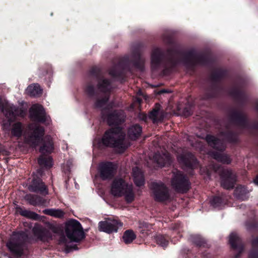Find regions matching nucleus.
<instances>
[{
	"mask_svg": "<svg viewBox=\"0 0 258 258\" xmlns=\"http://www.w3.org/2000/svg\"><path fill=\"white\" fill-rule=\"evenodd\" d=\"M253 181L256 185H258V176H256Z\"/></svg>",
	"mask_w": 258,
	"mask_h": 258,
	"instance_id": "52",
	"label": "nucleus"
},
{
	"mask_svg": "<svg viewBox=\"0 0 258 258\" xmlns=\"http://www.w3.org/2000/svg\"><path fill=\"white\" fill-rule=\"evenodd\" d=\"M167 92H168L167 91L165 90H162L160 91V93H167Z\"/></svg>",
	"mask_w": 258,
	"mask_h": 258,
	"instance_id": "56",
	"label": "nucleus"
},
{
	"mask_svg": "<svg viewBox=\"0 0 258 258\" xmlns=\"http://www.w3.org/2000/svg\"><path fill=\"white\" fill-rule=\"evenodd\" d=\"M122 226L120 222L114 219H108L101 221L98 224L99 231L107 233L117 232L119 227Z\"/></svg>",
	"mask_w": 258,
	"mask_h": 258,
	"instance_id": "15",
	"label": "nucleus"
},
{
	"mask_svg": "<svg viewBox=\"0 0 258 258\" xmlns=\"http://www.w3.org/2000/svg\"><path fill=\"white\" fill-rule=\"evenodd\" d=\"M212 168L215 172H217L220 168V166L219 165H213Z\"/></svg>",
	"mask_w": 258,
	"mask_h": 258,
	"instance_id": "47",
	"label": "nucleus"
},
{
	"mask_svg": "<svg viewBox=\"0 0 258 258\" xmlns=\"http://www.w3.org/2000/svg\"><path fill=\"white\" fill-rule=\"evenodd\" d=\"M67 241V240L64 235H62L59 238L58 243L59 244L66 243Z\"/></svg>",
	"mask_w": 258,
	"mask_h": 258,
	"instance_id": "44",
	"label": "nucleus"
},
{
	"mask_svg": "<svg viewBox=\"0 0 258 258\" xmlns=\"http://www.w3.org/2000/svg\"><path fill=\"white\" fill-rule=\"evenodd\" d=\"M155 161L161 167L170 164L171 162V158L169 154L165 152L162 153H156L154 156Z\"/></svg>",
	"mask_w": 258,
	"mask_h": 258,
	"instance_id": "21",
	"label": "nucleus"
},
{
	"mask_svg": "<svg viewBox=\"0 0 258 258\" xmlns=\"http://www.w3.org/2000/svg\"><path fill=\"white\" fill-rule=\"evenodd\" d=\"M191 241L199 246H204L205 240L199 235H192L190 236Z\"/></svg>",
	"mask_w": 258,
	"mask_h": 258,
	"instance_id": "36",
	"label": "nucleus"
},
{
	"mask_svg": "<svg viewBox=\"0 0 258 258\" xmlns=\"http://www.w3.org/2000/svg\"><path fill=\"white\" fill-rule=\"evenodd\" d=\"M0 111L3 112L5 116L9 119H13L15 117H24L26 111L22 107H17L4 101L0 98Z\"/></svg>",
	"mask_w": 258,
	"mask_h": 258,
	"instance_id": "6",
	"label": "nucleus"
},
{
	"mask_svg": "<svg viewBox=\"0 0 258 258\" xmlns=\"http://www.w3.org/2000/svg\"><path fill=\"white\" fill-rule=\"evenodd\" d=\"M111 194L115 197L125 196L126 202L129 203V187L128 183L121 177H115L111 186Z\"/></svg>",
	"mask_w": 258,
	"mask_h": 258,
	"instance_id": "5",
	"label": "nucleus"
},
{
	"mask_svg": "<svg viewBox=\"0 0 258 258\" xmlns=\"http://www.w3.org/2000/svg\"><path fill=\"white\" fill-rule=\"evenodd\" d=\"M179 163L185 167L195 168L198 165V162L195 156L187 151H183L177 156Z\"/></svg>",
	"mask_w": 258,
	"mask_h": 258,
	"instance_id": "14",
	"label": "nucleus"
},
{
	"mask_svg": "<svg viewBox=\"0 0 258 258\" xmlns=\"http://www.w3.org/2000/svg\"><path fill=\"white\" fill-rule=\"evenodd\" d=\"M149 117L153 120L154 123L161 120L163 118L162 112L160 111V105L156 104L155 108H154L150 113Z\"/></svg>",
	"mask_w": 258,
	"mask_h": 258,
	"instance_id": "27",
	"label": "nucleus"
},
{
	"mask_svg": "<svg viewBox=\"0 0 258 258\" xmlns=\"http://www.w3.org/2000/svg\"><path fill=\"white\" fill-rule=\"evenodd\" d=\"M108 100V96H105L104 98H103L102 99H98L97 100L96 103H95V106L97 108H101L104 105H105L107 101Z\"/></svg>",
	"mask_w": 258,
	"mask_h": 258,
	"instance_id": "41",
	"label": "nucleus"
},
{
	"mask_svg": "<svg viewBox=\"0 0 258 258\" xmlns=\"http://www.w3.org/2000/svg\"><path fill=\"white\" fill-rule=\"evenodd\" d=\"M183 115L185 116H189L191 113L189 109H188L187 108H185L183 111Z\"/></svg>",
	"mask_w": 258,
	"mask_h": 258,
	"instance_id": "45",
	"label": "nucleus"
},
{
	"mask_svg": "<svg viewBox=\"0 0 258 258\" xmlns=\"http://www.w3.org/2000/svg\"><path fill=\"white\" fill-rule=\"evenodd\" d=\"M232 119L236 123L241 126H245L246 124V119L245 115L240 112H234L232 116Z\"/></svg>",
	"mask_w": 258,
	"mask_h": 258,
	"instance_id": "32",
	"label": "nucleus"
},
{
	"mask_svg": "<svg viewBox=\"0 0 258 258\" xmlns=\"http://www.w3.org/2000/svg\"><path fill=\"white\" fill-rule=\"evenodd\" d=\"M24 199L27 201L30 205L33 206L42 205L45 202V201L41 197L32 194H27L25 195Z\"/></svg>",
	"mask_w": 258,
	"mask_h": 258,
	"instance_id": "24",
	"label": "nucleus"
},
{
	"mask_svg": "<svg viewBox=\"0 0 258 258\" xmlns=\"http://www.w3.org/2000/svg\"><path fill=\"white\" fill-rule=\"evenodd\" d=\"M28 189L32 192H39L44 195L48 194V189L44 183L40 178H34L28 186Z\"/></svg>",
	"mask_w": 258,
	"mask_h": 258,
	"instance_id": "19",
	"label": "nucleus"
},
{
	"mask_svg": "<svg viewBox=\"0 0 258 258\" xmlns=\"http://www.w3.org/2000/svg\"><path fill=\"white\" fill-rule=\"evenodd\" d=\"M229 241L231 247L238 251V254L235 255V258H238L240 253L243 250V245L241 239L237 233L233 232L229 235Z\"/></svg>",
	"mask_w": 258,
	"mask_h": 258,
	"instance_id": "20",
	"label": "nucleus"
},
{
	"mask_svg": "<svg viewBox=\"0 0 258 258\" xmlns=\"http://www.w3.org/2000/svg\"><path fill=\"white\" fill-rule=\"evenodd\" d=\"M155 239L156 243L163 247H166L168 244V241L161 235H156L155 236Z\"/></svg>",
	"mask_w": 258,
	"mask_h": 258,
	"instance_id": "38",
	"label": "nucleus"
},
{
	"mask_svg": "<svg viewBox=\"0 0 258 258\" xmlns=\"http://www.w3.org/2000/svg\"><path fill=\"white\" fill-rule=\"evenodd\" d=\"M90 73L97 79V88L100 92L106 93L111 91L112 87L110 81L100 76V70L98 68H92Z\"/></svg>",
	"mask_w": 258,
	"mask_h": 258,
	"instance_id": "9",
	"label": "nucleus"
},
{
	"mask_svg": "<svg viewBox=\"0 0 258 258\" xmlns=\"http://www.w3.org/2000/svg\"><path fill=\"white\" fill-rule=\"evenodd\" d=\"M109 74L113 77H117L120 75L121 73L116 70V68H115L110 70Z\"/></svg>",
	"mask_w": 258,
	"mask_h": 258,
	"instance_id": "42",
	"label": "nucleus"
},
{
	"mask_svg": "<svg viewBox=\"0 0 258 258\" xmlns=\"http://www.w3.org/2000/svg\"><path fill=\"white\" fill-rule=\"evenodd\" d=\"M133 176L135 184L138 186L144 185L145 179L142 171L138 167L133 169Z\"/></svg>",
	"mask_w": 258,
	"mask_h": 258,
	"instance_id": "25",
	"label": "nucleus"
},
{
	"mask_svg": "<svg viewBox=\"0 0 258 258\" xmlns=\"http://www.w3.org/2000/svg\"><path fill=\"white\" fill-rule=\"evenodd\" d=\"M209 154L213 158L222 163L228 164L231 162L230 157L226 154L217 152H209Z\"/></svg>",
	"mask_w": 258,
	"mask_h": 258,
	"instance_id": "26",
	"label": "nucleus"
},
{
	"mask_svg": "<svg viewBox=\"0 0 258 258\" xmlns=\"http://www.w3.org/2000/svg\"><path fill=\"white\" fill-rule=\"evenodd\" d=\"M188 140L189 141V142H191L190 144L192 146H195L196 147H197V145L196 144H195L192 141H191L189 139H188Z\"/></svg>",
	"mask_w": 258,
	"mask_h": 258,
	"instance_id": "54",
	"label": "nucleus"
},
{
	"mask_svg": "<svg viewBox=\"0 0 258 258\" xmlns=\"http://www.w3.org/2000/svg\"><path fill=\"white\" fill-rule=\"evenodd\" d=\"M42 141L43 145L39 149L42 155L38 158V163L42 167L50 168L52 166V159L51 156L45 154H49L53 150L52 141L50 136L45 137Z\"/></svg>",
	"mask_w": 258,
	"mask_h": 258,
	"instance_id": "3",
	"label": "nucleus"
},
{
	"mask_svg": "<svg viewBox=\"0 0 258 258\" xmlns=\"http://www.w3.org/2000/svg\"><path fill=\"white\" fill-rule=\"evenodd\" d=\"M135 61L134 62V65L137 68L142 70L144 63V59L141 57L140 54H137L135 56Z\"/></svg>",
	"mask_w": 258,
	"mask_h": 258,
	"instance_id": "37",
	"label": "nucleus"
},
{
	"mask_svg": "<svg viewBox=\"0 0 258 258\" xmlns=\"http://www.w3.org/2000/svg\"><path fill=\"white\" fill-rule=\"evenodd\" d=\"M252 249L249 253V258H258V249H255L258 246V237L252 240Z\"/></svg>",
	"mask_w": 258,
	"mask_h": 258,
	"instance_id": "35",
	"label": "nucleus"
},
{
	"mask_svg": "<svg viewBox=\"0 0 258 258\" xmlns=\"http://www.w3.org/2000/svg\"><path fill=\"white\" fill-rule=\"evenodd\" d=\"M130 109L133 107L132 105H130Z\"/></svg>",
	"mask_w": 258,
	"mask_h": 258,
	"instance_id": "58",
	"label": "nucleus"
},
{
	"mask_svg": "<svg viewBox=\"0 0 258 258\" xmlns=\"http://www.w3.org/2000/svg\"><path fill=\"white\" fill-rule=\"evenodd\" d=\"M52 230L53 232H54V233H57V229H56V228H53L52 229Z\"/></svg>",
	"mask_w": 258,
	"mask_h": 258,
	"instance_id": "55",
	"label": "nucleus"
},
{
	"mask_svg": "<svg viewBox=\"0 0 258 258\" xmlns=\"http://www.w3.org/2000/svg\"><path fill=\"white\" fill-rule=\"evenodd\" d=\"M162 60L161 51L159 48L154 49L151 55V67L156 69L160 64Z\"/></svg>",
	"mask_w": 258,
	"mask_h": 258,
	"instance_id": "23",
	"label": "nucleus"
},
{
	"mask_svg": "<svg viewBox=\"0 0 258 258\" xmlns=\"http://www.w3.org/2000/svg\"><path fill=\"white\" fill-rule=\"evenodd\" d=\"M199 58H200V57L198 56H197V55L194 56V58H195L196 59H199Z\"/></svg>",
	"mask_w": 258,
	"mask_h": 258,
	"instance_id": "57",
	"label": "nucleus"
},
{
	"mask_svg": "<svg viewBox=\"0 0 258 258\" xmlns=\"http://www.w3.org/2000/svg\"><path fill=\"white\" fill-rule=\"evenodd\" d=\"M248 193V190L245 186L239 185L234 190V195L240 200H245L247 199L246 195Z\"/></svg>",
	"mask_w": 258,
	"mask_h": 258,
	"instance_id": "30",
	"label": "nucleus"
},
{
	"mask_svg": "<svg viewBox=\"0 0 258 258\" xmlns=\"http://www.w3.org/2000/svg\"><path fill=\"white\" fill-rule=\"evenodd\" d=\"M142 101V99L139 98H136V100H135L134 103H138L139 104H140L141 102Z\"/></svg>",
	"mask_w": 258,
	"mask_h": 258,
	"instance_id": "49",
	"label": "nucleus"
},
{
	"mask_svg": "<svg viewBox=\"0 0 258 258\" xmlns=\"http://www.w3.org/2000/svg\"><path fill=\"white\" fill-rule=\"evenodd\" d=\"M140 117L142 120H145L146 118V115L145 114H141V116Z\"/></svg>",
	"mask_w": 258,
	"mask_h": 258,
	"instance_id": "51",
	"label": "nucleus"
},
{
	"mask_svg": "<svg viewBox=\"0 0 258 258\" xmlns=\"http://www.w3.org/2000/svg\"><path fill=\"white\" fill-rule=\"evenodd\" d=\"M228 141L229 142H236L237 141V138L236 137H235L234 139L233 140H232V139H230V138H228Z\"/></svg>",
	"mask_w": 258,
	"mask_h": 258,
	"instance_id": "53",
	"label": "nucleus"
},
{
	"mask_svg": "<svg viewBox=\"0 0 258 258\" xmlns=\"http://www.w3.org/2000/svg\"><path fill=\"white\" fill-rule=\"evenodd\" d=\"M29 128L32 132L27 139V142L32 146L36 147L39 144L44 135V128L36 124H31L29 125Z\"/></svg>",
	"mask_w": 258,
	"mask_h": 258,
	"instance_id": "11",
	"label": "nucleus"
},
{
	"mask_svg": "<svg viewBox=\"0 0 258 258\" xmlns=\"http://www.w3.org/2000/svg\"><path fill=\"white\" fill-rule=\"evenodd\" d=\"M44 213L57 218H62L64 214V212L59 209H46L44 210Z\"/></svg>",
	"mask_w": 258,
	"mask_h": 258,
	"instance_id": "34",
	"label": "nucleus"
},
{
	"mask_svg": "<svg viewBox=\"0 0 258 258\" xmlns=\"http://www.w3.org/2000/svg\"><path fill=\"white\" fill-rule=\"evenodd\" d=\"M221 186L227 189H232L237 181L236 173L231 169L223 170L220 174Z\"/></svg>",
	"mask_w": 258,
	"mask_h": 258,
	"instance_id": "10",
	"label": "nucleus"
},
{
	"mask_svg": "<svg viewBox=\"0 0 258 258\" xmlns=\"http://www.w3.org/2000/svg\"><path fill=\"white\" fill-rule=\"evenodd\" d=\"M173 176L171 180L173 187L179 192H185L190 188L188 179L180 171H176L173 172Z\"/></svg>",
	"mask_w": 258,
	"mask_h": 258,
	"instance_id": "7",
	"label": "nucleus"
},
{
	"mask_svg": "<svg viewBox=\"0 0 258 258\" xmlns=\"http://www.w3.org/2000/svg\"><path fill=\"white\" fill-rule=\"evenodd\" d=\"M125 114L122 110H115L109 113L107 117L109 125H117L125 121Z\"/></svg>",
	"mask_w": 258,
	"mask_h": 258,
	"instance_id": "18",
	"label": "nucleus"
},
{
	"mask_svg": "<svg viewBox=\"0 0 258 258\" xmlns=\"http://www.w3.org/2000/svg\"><path fill=\"white\" fill-rule=\"evenodd\" d=\"M32 231L35 237L41 241L48 242L52 238L50 230L40 225H35Z\"/></svg>",
	"mask_w": 258,
	"mask_h": 258,
	"instance_id": "17",
	"label": "nucleus"
},
{
	"mask_svg": "<svg viewBox=\"0 0 258 258\" xmlns=\"http://www.w3.org/2000/svg\"><path fill=\"white\" fill-rule=\"evenodd\" d=\"M206 140L210 146L218 151H223L225 148L223 141L220 140L213 136L207 135Z\"/></svg>",
	"mask_w": 258,
	"mask_h": 258,
	"instance_id": "22",
	"label": "nucleus"
},
{
	"mask_svg": "<svg viewBox=\"0 0 258 258\" xmlns=\"http://www.w3.org/2000/svg\"><path fill=\"white\" fill-rule=\"evenodd\" d=\"M85 92L90 96H93L94 95L95 89L94 86L91 83H88L86 87Z\"/></svg>",
	"mask_w": 258,
	"mask_h": 258,
	"instance_id": "40",
	"label": "nucleus"
},
{
	"mask_svg": "<svg viewBox=\"0 0 258 258\" xmlns=\"http://www.w3.org/2000/svg\"><path fill=\"white\" fill-rule=\"evenodd\" d=\"M142 132V127L136 124L130 127V141H135L139 138Z\"/></svg>",
	"mask_w": 258,
	"mask_h": 258,
	"instance_id": "28",
	"label": "nucleus"
},
{
	"mask_svg": "<svg viewBox=\"0 0 258 258\" xmlns=\"http://www.w3.org/2000/svg\"><path fill=\"white\" fill-rule=\"evenodd\" d=\"M125 136V133L122 128L112 127L105 131L101 142L104 146L115 148L118 153H121L127 148Z\"/></svg>",
	"mask_w": 258,
	"mask_h": 258,
	"instance_id": "1",
	"label": "nucleus"
},
{
	"mask_svg": "<svg viewBox=\"0 0 258 258\" xmlns=\"http://www.w3.org/2000/svg\"><path fill=\"white\" fill-rule=\"evenodd\" d=\"M16 117L13 119H9L8 118V120L4 122L3 124V130L5 131H11V137H15L17 138H19L22 136L23 132L22 124L20 122H17L14 123L12 127L10 128L11 122L13 121Z\"/></svg>",
	"mask_w": 258,
	"mask_h": 258,
	"instance_id": "16",
	"label": "nucleus"
},
{
	"mask_svg": "<svg viewBox=\"0 0 258 258\" xmlns=\"http://www.w3.org/2000/svg\"><path fill=\"white\" fill-rule=\"evenodd\" d=\"M136 238V235L133 230H130V242Z\"/></svg>",
	"mask_w": 258,
	"mask_h": 258,
	"instance_id": "46",
	"label": "nucleus"
},
{
	"mask_svg": "<svg viewBox=\"0 0 258 258\" xmlns=\"http://www.w3.org/2000/svg\"><path fill=\"white\" fill-rule=\"evenodd\" d=\"M153 198L158 202H163L169 198V190L167 187L161 181L153 182L150 185Z\"/></svg>",
	"mask_w": 258,
	"mask_h": 258,
	"instance_id": "8",
	"label": "nucleus"
},
{
	"mask_svg": "<svg viewBox=\"0 0 258 258\" xmlns=\"http://www.w3.org/2000/svg\"><path fill=\"white\" fill-rule=\"evenodd\" d=\"M130 202H131L132 201H133L134 200V194L132 192L131 188H130Z\"/></svg>",
	"mask_w": 258,
	"mask_h": 258,
	"instance_id": "48",
	"label": "nucleus"
},
{
	"mask_svg": "<svg viewBox=\"0 0 258 258\" xmlns=\"http://www.w3.org/2000/svg\"><path fill=\"white\" fill-rule=\"evenodd\" d=\"M30 116L33 120L39 122L43 123L47 120L43 107L37 104L33 105L30 109Z\"/></svg>",
	"mask_w": 258,
	"mask_h": 258,
	"instance_id": "13",
	"label": "nucleus"
},
{
	"mask_svg": "<svg viewBox=\"0 0 258 258\" xmlns=\"http://www.w3.org/2000/svg\"><path fill=\"white\" fill-rule=\"evenodd\" d=\"M65 232L72 242H78L84 238V232L80 223L72 219L66 224Z\"/></svg>",
	"mask_w": 258,
	"mask_h": 258,
	"instance_id": "4",
	"label": "nucleus"
},
{
	"mask_svg": "<svg viewBox=\"0 0 258 258\" xmlns=\"http://www.w3.org/2000/svg\"><path fill=\"white\" fill-rule=\"evenodd\" d=\"M240 93L239 91H236L235 93L232 94V95L237 97L240 95Z\"/></svg>",
	"mask_w": 258,
	"mask_h": 258,
	"instance_id": "50",
	"label": "nucleus"
},
{
	"mask_svg": "<svg viewBox=\"0 0 258 258\" xmlns=\"http://www.w3.org/2000/svg\"><path fill=\"white\" fill-rule=\"evenodd\" d=\"M211 205L214 208H220L222 206V199L219 197H214L210 201Z\"/></svg>",
	"mask_w": 258,
	"mask_h": 258,
	"instance_id": "39",
	"label": "nucleus"
},
{
	"mask_svg": "<svg viewBox=\"0 0 258 258\" xmlns=\"http://www.w3.org/2000/svg\"><path fill=\"white\" fill-rule=\"evenodd\" d=\"M139 227L140 229V232L144 236H147L151 233L152 226L145 222H140Z\"/></svg>",
	"mask_w": 258,
	"mask_h": 258,
	"instance_id": "33",
	"label": "nucleus"
},
{
	"mask_svg": "<svg viewBox=\"0 0 258 258\" xmlns=\"http://www.w3.org/2000/svg\"><path fill=\"white\" fill-rule=\"evenodd\" d=\"M17 211L19 212L21 216L31 219L37 220L39 218V215L36 213L29 210H23L20 207L17 208Z\"/></svg>",
	"mask_w": 258,
	"mask_h": 258,
	"instance_id": "31",
	"label": "nucleus"
},
{
	"mask_svg": "<svg viewBox=\"0 0 258 258\" xmlns=\"http://www.w3.org/2000/svg\"><path fill=\"white\" fill-rule=\"evenodd\" d=\"M122 239L126 244H127L129 243V230H127L125 231Z\"/></svg>",
	"mask_w": 258,
	"mask_h": 258,
	"instance_id": "43",
	"label": "nucleus"
},
{
	"mask_svg": "<svg viewBox=\"0 0 258 258\" xmlns=\"http://www.w3.org/2000/svg\"><path fill=\"white\" fill-rule=\"evenodd\" d=\"M27 93L31 96L37 97L42 94V90L38 84L29 85L27 88Z\"/></svg>",
	"mask_w": 258,
	"mask_h": 258,
	"instance_id": "29",
	"label": "nucleus"
},
{
	"mask_svg": "<svg viewBox=\"0 0 258 258\" xmlns=\"http://www.w3.org/2000/svg\"><path fill=\"white\" fill-rule=\"evenodd\" d=\"M98 171L102 180H110L115 174L116 167L111 162L103 163L99 165Z\"/></svg>",
	"mask_w": 258,
	"mask_h": 258,
	"instance_id": "12",
	"label": "nucleus"
},
{
	"mask_svg": "<svg viewBox=\"0 0 258 258\" xmlns=\"http://www.w3.org/2000/svg\"><path fill=\"white\" fill-rule=\"evenodd\" d=\"M28 239V236L25 232L14 233L7 246L13 253L20 256L23 253L24 243Z\"/></svg>",
	"mask_w": 258,
	"mask_h": 258,
	"instance_id": "2",
	"label": "nucleus"
}]
</instances>
